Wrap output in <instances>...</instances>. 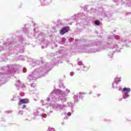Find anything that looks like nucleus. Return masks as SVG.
Segmentation results:
<instances>
[{"label": "nucleus", "instance_id": "nucleus-43", "mask_svg": "<svg viewBox=\"0 0 131 131\" xmlns=\"http://www.w3.org/2000/svg\"><path fill=\"white\" fill-rule=\"evenodd\" d=\"M36 30V29H34V31H35Z\"/></svg>", "mask_w": 131, "mask_h": 131}, {"label": "nucleus", "instance_id": "nucleus-17", "mask_svg": "<svg viewBox=\"0 0 131 131\" xmlns=\"http://www.w3.org/2000/svg\"><path fill=\"white\" fill-rule=\"evenodd\" d=\"M129 97V95L128 94V93L125 92L123 94V99H127Z\"/></svg>", "mask_w": 131, "mask_h": 131}, {"label": "nucleus", "instance_id": "nucleus-4", "mask_svg": "<svg viewBox=\"0 0 131 131\" xmlns=\"http://www.w3.org/2000/svg\"><path fill=\"white\" fill-rule=\"evenodd\" d=\"M80 41L82 42H85L86 43L81 46L82 50H84L85 53H89V54H92V53H97L100 51H103L105 49H107L106 46H101L98 43V42L95 41H88L87 40L80 39Z\"/></svg>", "mask_w": 131, "mask_h": 131}, {"label": "nucleus", "instance_id": "nucleus-15", "mask_svg": "<svg viewBox=\"0 0 131 131\" xmlns=\"http://www.w3.org/2000/svg\"><path fill=\"white\" fill-rule=\"evenodd\" d=\"M81 96V93H80L79 94H77L76 95H75L73 97L74 100L75 102H76V103H77V102H78V98H79V99H80Z\"/></svg>", "mask_w": 131, "mask_h": 131}, {"label": "nucleus", "instance_id": "nucleus-46", "mask_svg": "<svg viewBox=\"0 0 131 131\" xmlns=\"http://www.w3.org/2000/svg\"><path fill=\"white\" fill-rule=\"evenodd\" d=\"M78 24H80V23L78 22Z\"/></svg>", "mask_w": 131, "mask_h": 131}, {"label": "nucleus", "instance_id": "nucleus-9", "mask_svg": "<svg viewBox=\"0 0 131 131\" xmlns=\"http://www.w3.org/2000/svg\"><path fill=\"white\" fill-rule=\"evenodd\" d=\"M10 56L9 52H6V54H3L0 56V62H6L8 60V57Z\"/></svg>", "mask_w": 131, "mask_h": 131}, {"label": "nucleus", "instance_id": "nucleus-45", "mask_svg": "<svg viewBox=\"0 0 131 131\" xmlns=\"http://www.w3.org/2000/svg\"><path fill=\"white\" fill-rule=\"evenodd\" d=\"M94 88H97V86H93Z\"/></svg>", "mask_w": 131, "mask_h": 131}, {"label": "nucleus", "instance_id": "nucleus-42", "mask_svg": "<svg viewBox=\"0 0 131 131\" xmlns=\"http://www.w3.org/2000/svg\"><path fill=\"white\" fill-rule=\"evenodd\" d=\"M91 94H92V92L89 93V95H91Z\"/></svg>", "mask_w": 131, "mask_h": 131}, {"label": "nucleus", "instance_id": "nucleus-10", "mask_svg": "<svg viewBox=\"0 0 131 131\" xmlns=\"http://www.w3.org/2000/svg\"><path fill=\"white\" fill-rule=\"evenodd\" d=\"M121 81V77H116L115 79V80L114 81L113 83H112V88L113 89H115V86H114V84H118V83H119V82H120Z\"/></svg>", "mask_w": 131, "mask_h": 131}, {"label": "nucleus", "instance_id": "nucleus-49", "mask_svg": "<svg viewBox=\"0 0 131 131\" xmlns=\"http://www.w3.org/2000/svg\"><path fill=\"white\" fill-rule=\"evenodd\" d=\"M68 118V117H66V119Z\"/></svg>", "mask_w": 131, "mask_h": 131}, {"label": "nucleus", "instance_id": "nucleus-1", "mask_svg": "<svg viewBox=\"0 0 131 131\" xmlns=\"http://www.w3.org/2000/svg\"><path fill=\"white\" fill-rule=\"evenodd\" d=\"M70 93V90L68 89L66 90L65 91H62L59 89L53 90L49 96V97L47 99V102L41 100L40 101V103L42 104L43 106L45 105H48V109H51V107H52L53 109L55 110V111H58V112H61V111H64L66 107H69L71 105L72 113H73L74 111V105H72L71 102H68L66 105L62 104H64L65 102H67V94ZM53 102H60L62 104L55 103L52 104Z\"/></svg>", "mask_w": 131, "mask_h": 131}, {"label": "nucleus", "instance_id": "nucleus-30", "mask_svg": "<svg viewBox=\"0 0 131 131\" xmlns=\"http://www.w3.org/2000/svg\"><path fill=\"white\" fill-rule=\"evenodd\" d=\"M48 131H56L54 128H50L49 127L48 129Z\"/></svg>", "mask_w": 131, "mask_h": 131}, {"label": "nucleus", "instance_id": "nucleus-12", "mask_svg": "<svg viewBox=\"0 0 131 131\" xmlns=\"http://www.w3.org/2000/svg\"><path fill=\"white\" fill-rule=\"evenodd\" d=\"M27 103H29V99L27 98L20 99L18 102V105L19 106H21L22 104H27Z\"/></svg>", "mask_w": 131, "mask_h": 131}, {"label": "nucleus", "instance_id": "nucleus-39", "mask_svg": "<svg viewBox=\"0 0 131 131\" xmlns=\"http://www.w3.org/2000/svg\"><path fill=\"white\" fill-rule=\"evenodd\" d=\"M41 48L42 49H45V46H41Z\"/></svg>", "mask_w": 131, "mask_h": 131}, {"label": "nucleus", "instance_id": "nucleus-29", "mask_svg": "<svg viewBox=\"0 0 131 131\" xmlns=\"http://www.w3.org/2000/svg\"><path fill=\"white\" fill-rule=\"evenodd\" d=\"M95 24L96 25H97V26L100 25V21H99V20H96V21H95Z\"/></svg>", "mask_w": 131, "mask_h": 131}, {"label": "nucleus", "instance_id": "nucleus-40", "mask_svg": "<svg viewBox=\"0 0 131 131\" xmlns=\"http://www.w3.org/2000/svg\"><path fill=\"white\" fill-rule=\"evenodd\" d=\"M50 55L51 56H54V53H51Z\"/></svg>", "mask_w": 131, "mask_h": 131}, {"label": "nucleus", "instance_id": "nucleus-11", "mask_svg": "<svg viewBox=\"0 0 131 131\" xmlns=\"http://www.w3.org/2000/svg\"><path fill=\"white\" fill-rule=\"evenodd\" d=\"M105 1V0H102ZM127 1L128 0H113L114 3H117V5H122L126 4L127 6Z\"/></svg>", "mask_w": 131, "mask_h": 131}, {"label": "nucleus", "instance_id": "nucleus-19", "mask_svg": "<svg viewBox=\"0 0 131 131\" xmlns=\"http://www.w3.org/2000/svg\"><path fill=\"white\" fill-rule=\"evenodd\" d=\"M15 60L16 61H19V60H21V61L24 60V58H23V57H22V56H19V57H16L15 58Z\"/></svg>", "mask_w": 131, "mask_h": 131}, {"label": "nucleus", "instance_id": "nucleus-28", "mask_svg": "<svg viewBox=\"0 0 131 131\" xmlns=\"http://www.w3.org/2000/svg\"><path fill=\"white\" fill-rule=\"evenodd\" d=\"M51 113H53V111L52 110L47 111L48 115H51Z\"/></svg>", "mask_w": 131, "mask_h": 131}, {"label": "nucleus", "instance_id": "nucleus-27", "mask_svg": "<svg viewBox=\"0 0 131 131\" xmlns=\"http://www.w3.org/2000/svg\"><path fill=\"white\" fill-rule=\"evenodd\" d=\"M96 12H97V9H94V8H91V13H96Z\"/></svg>", "mask_w": 131, "mask_h": 131}, {"label": "nucleus", "instance_id": "nucleus-22", "mask_svg": "<svg viewBox=\"0 0 131 131\" xmlns=\"http://www.w3.org/2000/svg\"><path fill=\"white\" fill-rule=\"evenodd\" d=\"M15 85H16V86H20V85H21V82H20L19 80H16Z\"/></svg>", "mask_w": 131, "mask_h": 131}, {"label": "nucleus", "instance_id": "nucleus-26", "mask_svg": "<svg viewBox=\"0 0 131 131\" xmlns=\"http://www.w3.org/2000/svg\"><path fill=\"white\" fill-rule=\"evenodd\" d=\"M59 88H60V89H63V88H65V87L64 86V84H63L62 83H60L59 84V86H58Z\"/></svg>", "mask_w": 131, "mask_h": 131}, {"label": "nucleus", "instance_id": "nucleus-36", "mask_svg": "<svg viewBox=\"0 0 131 131\" xmlns=\"http://www.w3.org/2000/svg\"><path fill=\"white\" fill-rule=\"evenodd\" d=\"M26 105H24L23 106V109H26Z\"/></svg>", "mask_w": 131, "mask_h": 131}, {"label": "nucleus", "instance_id": "nucleus-20", "mask_svg": "<svg viewBox=\"0 0 131 131\" xmlns=\"http://www.w3.org/2000/svg\"><path fill=\"white\" fill-rule=\"evenodd\" d=\"M123 42H126V46L128 47L129 46L128 43H130L131 41L130 40L129 41V40L128 39H124L123 40Z\"/></svg>", "mask_w": 131, "mask_h": 131}, {"label": "nucleus", "instance_id": "nucleus-24", "mask_svg": "<svg viewBox=\"0 0 131 131\" xmlns=\"http://www.w3.org/2000/svg\"><path fill=\"white\" fill-rule=\"evenodd\" d=\"M23 31L24 32H25V33H29V30H28V29L26 28H25L23 29Z\"/></svg>", "mask_w": 131, "mask_h": 131}, {"label": "nucleus", "instance_id": "nucleus-47", "mask_svg": "<svg viewBox=\"0 0 131 131\" xmlns=\"http://www.w3.org/2000/svg\"><path fill=\"white\" fill-rule=\"evenodd\" d=\"M62 124H64V123L62 122Z\"/></svg>", "mask_w": 131, "mask_h": 131}, {"label": "nucleus", "instance_id": "nucleus-34", "mask_svg": "<svg viewBox=\"0 0 131 131\" xmlns=\"http://www.w3.org/2000/svg\"><path fill=\"white\" fill-rule=\"evenodd\" d=\"M18 113H19V114H21V115H22V114H23V111H19Z\"/></svg>", "mask_w": 131, "mask_h": 131}, {"label": "nucleus", "instance_id": "nucleus-50", "mask_svg": "<svg viewBox=\"0 0 131 131\" xmlns=\"http://www.w3.org/2000/svg\"><path fill=\"white\" fill-rule=\"evenodd\" d=\"M62 41H64V40H62Z\"/></svg>", "mask_w": 131, "mask_h": 131}, {"label": "nucleus", "instance_id": "nucleus-31", "mask_svg": "<svg viewBox=\"0 0 131 131\" xmlns=\"http://www.w3.org/2000/svg\"><path fill=\"white\" fill-rule=\"evenodd\" d=\"M36 86V85L35 83H32V84H31V88H35Z\"/></svg>", "mask_w": 131, "mask_h": 131}, {"label": "nucleus", "instance_id": "nucleus-21", "mask_svg": "<svg viewBox=\"0 0 131 131\" xmlns=\"http://www.w3.org/2000/svg\"><path fill=\"white\" fill-rule=\"evenodd\" d=\"M80 66H81V67H80V68H81V69H77V71H79V70H80L81 69L82 70H83V71H84V68H85V67H84V65H83V64L81 65Z\"/></svg>", "mask_w": 131, "mask_h": 131}, {"label": "nucleus", "instance_id": "nucleus-3", "mask_svg": "<svg viewBox=\"0 0 131 131\" xmlns=\"http://www.w3.org/2000/svg\"><path fill=\"white\" fill-rule=\"evenodd\" d=\"M18 39L17 43L13 41L4 43L3 47L0 46V52L6 50V51H10L12 53H24V46L26 45V40L22 36H18Z\"/></svg>", "mask_w": 131, "mask_h": 131}, {"label": "nucleus", "instance_id": "nucleus-41", "mask_svg": "<svg viewBox=\"0 0 131 131\" xmlns=\"http://www.w3.org/2000/svg\"><path fill=\"white\" fill-rule=\"evenodd\" d=\"M99 96H101V94H97V97H99Z\"/></svg>", "mask_w": 131, "mask_h": 131}, {"label": "nucleus", "instance_id": "nucleus-2", "mask_svg": "<svg viewBox=\"0 0 131 131\" xmlns=\"http://www.w3.org/2000/svg\"><path fill=\"white\" fill-rule=\"evenodd\" d=\"M58 53H60V51L57 52L56 53V55L54 56V59L51 61V64H50L47 62H43L42 60H36L35 59H33L31 61V63L33 67H34L35 65H41V66L31 72L29 75L28 79H29L30 81L36 80L37 78H39L42 76H45V74H47V73L51 70V66L56 65L57 63H62L61 61V57H58Z\"/></svg>", "mask_w": 131, "mask_h": 131}, {"label": "nucleus", "instance_id": "nucleus-14", "mask_svg": "<svg viewBox=\"0 0 131 131\" xmlns=\"http://www.w3.org/2000/svg\"><path fill=\"white\" fill-rule=\"evenodd\" d=\"M70 29V28H69V27H68V26L63 27L60 30V33L62 35L65 34V33H66V32H68V30H69Z\"/></svg>", "mask_w": 131, "mask_h": 131}, {"label": "nucleus", "instance_id": "nucleus-48", "mask_svg": "<svg viewBox=\"0 0 131 131\" xmlns=\"http://www.w3.org/2000/svg\"><path fill=\"white\" fill-rule=\"evenodd\" d=\"M116 88L117 89V86H116Z\"/></svg>", "mask_w": 131, "mask_h": 131}, {"label": "nucleus", "instance_id": "nucleus-6", "mask_svg": "<svg viewBox=\"0 0 131 131\" xmlns=\"http://www.w3.org/2000/svg\"><path fill=\"white\" fill-rule=\"evenodd\" d=\"M111 39H113L112 42H108L107 43L108 45V48L110 49H112V50H114L115 49L116 51H110L108 53V56L110 58H112L113 57V55H114L115 52H118V53H120V48H118V45L115 44L114 42L115 41H117V42L119 43V41H121L122 40V39L121 37H120L119 36L113 34L112 36L111 37Z\"/></svg>", "mask_w": 131, "mask_h": 131}, {"label": "nucleus", "instance_id": "nucleus-5", "mask_svg": "<svg viewBox=\"0 0 131 131\" xmlns=\"http://www.w3.org/2000/svg\"><path fill=\"white\" fill-rule=\"evenodd\" d=\"M19 67H20L19 65L9 64L7 67L0 68V86L6 82V76L9 75V74L13 75V73L16 72L19 69Z\"/></svg>", "mask_w": 131, "mask_h": 131}, {"label": "nucleus", "instance_id": "nucleus-32", "mask_svg": "<svg viewBox=\"0 0 131 131\" xmlns=\"http://www.w3.org/2000/svg\"><path fill=\"white\" fill-rule=\"evenodd\" d=\"M27 71V69L26 68H24L23 69V72L24 73H25Z\"/></svg>", "mask_w": 131, "mask_h": 131}, {"label": "nucleus", "instance_id": "nucleus-35", "mask_svg": "<svg viewBox=\"0 0 131 131\" xmlns=\"http://www.w3.org/2000/svg\"><path fill=\"white\" fill-rule=\"evenodd\" d=\"M74 74V73L73 72H72L70 73L71 76H73Z\"/></svg>", "mask_w": 131, "mask_h": 131}, {"label": "nucleus", "instance_id": "nucleus-33", "mask_svg": "<svg viewBox=\"0 0 131 131\" xmlns=\"http://www.w3.org/2000/svg\"><path fill=\"white\" fill-rule=\"evenodd\" d=\"M82 64H83L82 62H81V61H78V65L79 66H81V65H82Z\"/></svg>", "mask_w": 131, "mask_h": 131}, {"label": "nucleus", "instance_id": "nucleus-7", "mask_svg": "<svg viewBox=\"0 0 131 131\" xmlns=\"http://www.w3.org/2000/svg\"><path fill=\"white\" fill-rule=\"evenodd\" d=\"M97 14L98 16H100V17H103V18H110L111 16H112V14H111L108 11H104V9L102 8V7H100L98 8V11Z\"/></svg>", "mask_w": 131, "mask_h": 131}, {"label": "nucleus", "instance_id": "nucleus-51", "mask_svg": "<svg viewBox=\"0 0 131 131\" xmlns=\"http://www.w3.org/2000/svg\"><path fill=\"white\" fill-rule=\"evenodd\" d=\"M56 47H57V45H56Z\"/></svg>", "mask_w": 131, "mask_h": 131}, {"label": "nucleus", "instance_id": "nucleus-23", "mask_svg": "<svg viewBox=\"0 0 131 131\" xmlns=\"http://www.w3.org/2000/svg\"><path fill=\"white\" fill-rule=\"evenodd\" d=\"M40 117H41V119L43 120V121H45V119H43V118H46V117H47V115L40 114Z\"/></svg>", "mask_w": 131, "mask_h": 131}, {"label": "nucleus", "instance_id": "nucleus-16", "mask_svg": "<svg viewBox=\"0 0 131 131\" xmlns=\"http://www.w3.org/2000/svg\"><path fill=\"white\" fill-rule=\"evenodd\" d=\"M41 6H47L49 5L48 0H40Z\"/></svg>", "mask_w": 131, "mask_h": 131}, {"label": "nucleus", "instance_id": "nucleus-18", "mask_svg": "<svg viewBox=\"0 0 131 131\" xmlns=\"http://www.w3.org/2000/svg\"><path fill=\"white\" fill-rule=\"evenodd\" d=\"M123 92H124L125 93H129V92H130V89L127 88H123Z\"/></svg>", "mask_w": 131, "mask_h": 131}, {"label": "nucleus", "instance_id": "nucleus-44", "mask_svg": "<svg viewBox=\"0 0 131 131\" xmlns=\"http://www.w3.org/2000/svg\"><path fill=\"white\" fill-rule=\"evenodd\" d=\"M23 86H24V85H23V86L21 87V89H22Z\"/></svg>", "mask_w": 131, "mask_h": 131}, {"label": "nucleus", "instance_id": "nucleus-38", "mask_svg": "<svg viewBox=\"0 0 131 131\" xmlns=\"http://www.w3.org/2000/svg\"><path fill=\"white\" fill-rule=\"evenodd\" d=\"M66 62H67V63H70V61H69V60H66Z\"/></svg>", "mask_w": 131, "mask_h": 131}, {"label": "nucleus", "instance_id": "nucleus-25", "mask_svg": "<svg viewBox=\"0 0 131 131\" xmlns=\"http://www.w3.org/2000/svg\"><path fill=\"white\" fill-rule=\"evenodd\" d=\"M127 7H130L131 8V0H128L127 2Z\"/></svg>", "mask_w": 131, "mask_h": 131}, {"label": "nucleus", "instance_id": "nucleus-8", "mask_svg": "<svg viewBox=\"0 0 131 131\" xmlns=\"http://www.w3.org/2000/svg\"><path fill=\"white\" fill-rule=\"evenodd\" d=\"M75 20L76 21H78V18L79 19H85V20H86V19H88V15H86L85 13H78L77 14H76L75 15ZM81 17H82V18H81Z\"/></svg>", "mask_w": 131, "mask_h": 131}, {"label": "nucleus", "instance_id": "nucleus-13", "mask_svg": "<svg viewBox=\"0 0 131 131\" xmlns=\"http://www.w3.org/2000/svg\"><path fill=\"white\" fill-rule=\"evenodd\" d=\"M43 111H45L44 109L39 107L37 109V111L34 113V116H38L39 113H43Z\"/></svg>", "mask_w": 131, "mask_h": 131}, {"label": "nucleus", "instance_id": "nucleus-37", "mask_svg": "<svg viewBox=\"0 0 131 131\" xmlns=\"http://www.w3.org/2000/svg\"><path fill=\"white\" fill-rule=\"evenodd\" d=\"M68 116H71V112H69L68 113Z\"/></svg>", "mask_w": 131, "mask_h": 131}]
</instances>
